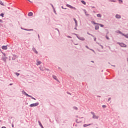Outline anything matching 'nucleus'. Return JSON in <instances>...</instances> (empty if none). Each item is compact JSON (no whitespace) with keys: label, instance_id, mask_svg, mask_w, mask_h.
<instances>
[{"label":"nucleus","instance_id":"nucleus-1","mask_svg":"<svg viewBox=\"0 0 128 128\" xmlns=\"http://www.w3.org/2000/svg\"><path fill=\"white\" fill-rule=\"evenodd\" d=\"M38 104H40V103H38V102H37L36 103H34V104H30V106L31 108H32L34 106H38Z\"/></svg>","mask_w":128,"mask_h":128},{"label":"nucleus","instance_id":"nucleus-2","mask_svg":"<svg viewBox=\"0 0 128 128\" xmlns=\"http://www.w3.org/2000/svg\"><path fill=\"white\" fill-rule=\"evenodd\" d=\"M90 113L92 114V118H96V120H98V116H96V114H94V112H91Z\"/></svg>","mask_w":128,"mask_h":128},{"label":"nucleus","instance_id":"nucleus-3","mask_svg":"<svg viewBox=\"0 0 128 128\" xmlns=\"http://www.w3.org/2000/svg\"><path fill=\"white\" fill-rule=\"evenodd\" d=\"M120 46H122V48H126V45L124 43H120Z\"/></svg>","mask_w":128,"mask_h":128},{"label":"nucleus","instance_id":"nucleus-4","mask_svg":"<svg viewBox=\"0 0 128 128\" xmlns=\"http://www.w3.org/2000/svg\"><path fill=\"white\" fill-rule=\"evenodd\" d=\"M66 6H68V8H74V10H76V8L73 7L72 6L68 4H66Z\"/></svg>","mask_w":128,"mask_h":128},{"label":"nucleus","instance_id":"nucleus-5","mask_svg":"<svg viewBox=\"0 0 128 128\" xmlns=\"http://www.w3.org/2000/svg\"><path fill=\"white\" fill-rule=\"evenodd\" d=\"M22 94H24L25 96H29L28 94L26 92H24V90L22 91Z\"/></svg>","mask_w":128,"mask_h":128},{"label":"nucleus","instance_id":"nucleus-6","mask_svg":"<svg viewBox=\"0 0 128 128\" xmlns=\"http://www.w3.org/2000/svg\"><path fill=\"white\" fill-rule=\"evenodd\" d=\"M2 50H8V46H2Z\"/></svg>","mask_w":128,"mask_h":128},{"label":"nucleus","instance_id":"nucleus-7","mask_svg":"<svg viewBox=\"0 0 128 128\" xmlns=\"http://www.w3.org/2000/svg\"><path fill=\"white\" fill-rule=\"evenodd\" d=\"M52 78L54 80H55L57 82H58V78H56V76L53 75Z\"/></svg>","mask_w":128,"mask_h":128},{"label":"nucleus","instance_id":"nucleus-8","mask_svg":"<svg viewBox=\"0 0 128 128\" xmlns=\"http://www.w3.org/2000/svg\"><path fill=\"white\" fill-rule=\"evenodd\" d=\"M39 68H40V70H42V72H44V70H45V68L42 67V66L40 67Z\"/></svg>","mask_w":128,"mask_h":128},{"label":"nucleus","instance_id":"nucleus-9","mask_svg":"<svg viewBox=\"0 0 128 128\" xmlns=\"http://www.w3.org/2000/svg\"><path fill=\"white\" fill-rule=\"evenodd\" d=\"M28 96L29 98H32V100H36V98L32 97V96L30 95H28Z\"/></svg>","mask_w":128,"mask_h":128},{"label":"nucleus","instance_id":"nucleus-10","mask_svg":"<svg viewBox=\"0 0 128 128\" xmlns=\"http://www.w3.org/2000/svg\"><path fill=\"white\" fill-rule=\"evenodd\" d=\"M32 14H32V12H29V13L28 14V16H32Z\"/></svg>","mask_w":128,"mask_h":128},{"label":"nucleus","instance_id":"nucleus-11","mask_svg":"<svg viewBox=\"0 0 128 128\" xmlns=\"http://www.w3.org/2000/svg\"><path fill=\"white\" fill-rule=\"evenodd\" d=\"M116 18H120L121 16H120V15H118V14H116Z\"/></svg>","mask_w":128,"mask_h":128},{"label":"nucleus","instance_id":"nucleus-12","mask_svg":"<svg viewBox=\"0 0 128 128\" xmlns=\"http://www.w3.org/2000/svg\"><path fill=\"white\" fill-rule=\"evenodd\" d=\"M38 122L40 126H41L42 128H44V126H42V123L40 121H38Z\"/></svg>","mask_w":128,"mask_h":128},{"label":"nucleus","instance_id":"nucleus-13","mask_svg":"<svg viewBox=\"0 0 128 128\" xmlns=\"http://www.w3.org/2000/svg\"><path fill=\"white\" fill-rule=\"evenodd\" d=\"M33 52H34L35 54H38V51L36 50V48H33Z\"/></svg>","mask_w":128,"mask_h":128},{"label":"nucleus","instance_id":"nucleus-14","mask_svg":"<svg viewBox=\"0 0 128 128\" xmlns=\"http://www.w3.org/2000/svg\"><path fill=\"white\" fill-rule=\"evenodd\" d=\"M90 124H84V128H86V126H90Z\"/></svg>","mask_w":128,"mask_h":128},{"label":"nucleus","instance_id":"nucleus-15","mask_svg":"<svg viewBox=\"0 0 128 128\" xmlns=\"http://www.w3.org/2000/svg\"><path fill=\"white\" fill-rule=\"evenodd\" d=\"M98 28H100V27L98 26H95V30H98Z\"/></svg>","mask_w":128,"mask_h":128},{"label":"nucleus","instance_id":"nucleus-16","mask_svg":"<svg viewBox=\"0 0 128 128\" xmlns=\"http://www.w3.org/2000/svg\"><path fill=\"white\" fill-rule=\"evenodd\" d=\"M74 20L75 22L76 26H78V22L76 21V18H74Z\"/></svg>","mask_w":128,"mask_h":128},{"label":"nucleus","instance_id":"nucleus-17","mask_svg":"<svg viewBox=\"0 0 128 128\" xmlns=\"http://www.w3.org/2000/svg\"><path fill=\"white\" fill-rule=\"evenodd\" d=\"M98 26H101V28H104V25L102 24H97Z\"/></svg>","mask_w":128,"mask_h":128},{"label":"nucleus","instance_id":"nucleus-18","mask_svg":"<svg viewBox=\"0 0 128 128\" xmlns=\"http://www.w3.org/2000/svg\"><path fill=\"white\" fill-rule=\"evenodd\" d=\"M97 16H98V18H102V15H101L100 14H97Z\"/></svg>","mask_w":128,"mask_h":128},{"label":"nucleus","instance_id":"nucleus-19","mask_svg":"<svg viewBox=\"0 0 128 128\" xmlns=\"http://www.w3.org/2000/svg\"><path fill=\"white\" fill-rule=\"evenodd\" d=\"M119 34H122V36H124L126 37V35H124V34H122V32L118 31Z\"/></svg>","mask_w":128,"mask_h":128},{"label":"nucleus","instance_id":"nucleus-20","mask_svg":"<svg viewBox=\"0 0 128 128\" xmlns=\"http://www.w3.org/2000/svg\"><path fill=\"white\" fill-rule=\"evenodd\" d=\"M37 62H38V64H42V62L38 61V60H37Z\"/></svg>","mask_w":128,"mask_h":128},{"label":"nucleus","instance_id":"nucleus-21","mask_svg":"<svg viewBox=\"0 0 128 128\" xmlns=\"http://www.w3.org/2000/svg\"><path fill=\"white\" fill-rule=\"evenodd\" d=\"M81 2H82V4H86V2L84 1V0H82Z\"/></svg>","mask_w":128,"mask_h":128},{"label":"nucleus","instance_id":"nucleus-22","mask_svg":"<svg viewBox=\"0 0 128 128\" xmlns=\"http://www.w3.org/2000/svg\"><path fill=\"white\" fill-rule=\"evenodd\" d=\"M73 108H74V110H78V107H76V106H74V107H73Z\"/></svg>","mask_w":128,"mask_h":128},{"label":"nucleus","instance_id":"nucleus-23","mask_svg":"<svg viewBox=\"0 0 128 128\" xmlns=\"http://www.w3.org/2000/svg\"><path fill=\"white\" fill-rule=\"evenodd\" d=\"M15 74H16L17 76H20V73L16 72Z\"/></svg>","mask_w":128,"mask_h":128},{"label":"nucleus","instance_id":"nucleus-24","mask_svg":"<svg viewBox=\"0 0 128 128\" xmlns=\"http://www.w3.org/2000/svg\"><path fill=\"white\" fill-rule=\"evenodd\" d=\"M92 24H98L94 22V21H92Z\"/></svg>","mask_w":128,"mask_h":128},{"label":"nucleus","instance_id":"nucleus-25","mask_svg":"<svg viewBox=\"0 0 128 128\" xmlns=\"http://www.w3.org/2000/svg\"><path fill=\"white\" fill-rule=\"evenodd\" d=\"M102 108H106V105H102Z\"/></svg>","mask_w":128,"mask_h":128},{"label":"nucleus","instance_id":"nucleus-26","mask_svg":"<svg viewBox=\"0 0 128 128\" xmlns=\"http://www.w3.org/2000/svg\"><path fill=\"white\" fill-rule=\"evenodd\" d=\"M0 4H1V6H4V4H2V2L0 1Z\"/></svg>","mask_w":128,"mask_h":128},{"label":"nucleus","instance_id":"nucleus-27","mask_svg":"<svg viewBox=\"0 0 128 128\" xmlns=\"http://www.w3.org/2000/svg\"><path fill=\"white\" fill-rule=\"evenodd\" d=\"M80 40H84V38H80Z\"/></svg>","mask_w":128,"mask_h":128},{"label":"nucleus","instance_id":"nucleus-28","mask_svg":"<svg viewBox=\"0 0 128 128\" xmlns=\"http://www.w3.org/2000/svg\"><path fill=\"white\" fill-rule=\"evenodd\" d=\"M0 16H2V18H4V14H1Z\"/></svg>","mask_w":128,"mask_h":128},{"label":"nucleus","instance_id":"nucleus-29","mask_svg":"<svg viewBox=\"0 0 128 128\" xmlns=\"http://www.w3.org/2000/svg\"><path fill=\"white\" fill-rule=\"evenodd\" d=\"M45 70H48V72H49V70H50V69H48V68H45Z\"/></svg>","mask_w":128,"mask_h":128},{"label":"nucleus","instance_id":"nucleus-30","mask_svg":"<svg viewBox=\"0 0 128 128\" xmlns=\"http://www.w3.org/2000/svg\"><path fill=\"white\" fill-rule=\"evenodd\" d=\"M111 99H112V98H108V101L110 102V100Z\"/></svg>","mask_w":128,"mask_h":128},{"label":"nucleus","instance_id":"nucleus-31","mask_svg":"<svg viewBox=\"0 0 128 128\" xmlns=\"http://www.w3.org/2000/svg\"><path fill=\"white\" fill-rule=\"evenodd\" d=\"M106 38H107V40H110V38H108V36H106Z\"/></svg>","mask_w":128,"mask_h":128},{"label":"nucleus","instance_id":"nucleus-32","mask_svg":"<svg viewBox=\"0 0 128 128\" xmlns=\"http://www.w3.org/2000/svg\"><path fill=\"white\" fill-rule=\"evenodd\" d=\"M3 60H6V58H2Z\"/></svg>","mask_w":128,"mask_h":128},{"label":"nucleus","instance_id":"nucleus-33","mask_svg":"<svg viewBox=\"0 0 128 128\" xmlns=\"http://www.w3.org/2000/svg\"><path fill=\"white\" fill-rule=\"evenodd\" d=\"M112 66H114V68H115L116 66L115 65H112Z\"/></svg>","mask_w":128,"mask_h":128},{"label":"nucleus","instance_id":"nucleus-34","mask_svg":"<svg viewBox=\"0 0 128 128\" xmlns=\"http://www.w3.org/2000/svg\"><path fill=\"white\" fill-rule=\"evenodd\" d=\"M2 128H6V126H2Z\"/></svg>","mask_w":128,"mask_h":128},{"label":"nucleus","instance_id":"nucleus-35","mask_svg":"<svg viewBox=\"0 0 128 128\" xmlns=\"http://www.w3.org/2000/svg\"><path fill=\"white\" fill-rule=\"evenodd\" d=\"M97 97L98 98H100V96H97Z\"/></svg>","mask_w":128,"mask_h":128},{"label":"nucleus","instance_id":"nucleus-36","mask_svg":"<svg viewBox=\"0 0 128 128\" xmlns=\"http://www.w3.org/2000/svg\"><path fill=\"white\" fill-rule=\"evenodd\" d=\"M12 128H14V124H12Z\"/></svg>","mask_w":128,"mask_h":128},{"label":"nucleus","instance_id":"nucleus-37","mask_svg":"<svg viewBox=\"0 0 128 128\" xmlns=\"http://www.w3.org/2000/svg\"><path fill=\"white\" fill-rule=\"evenodd\" d=\"M67 94H70V93H69L68 92H67Z\"/></svg>","mask_w":128,"mask_h":128},{"label":"nucleus","instance_id":"nucleus-38","mask_svg":"<svg viewBox=\"0 0 128 128\" xmlns=\"http://www.w3.org/2000/svg\"><path fill=\"white\" fill-rule=\"evenodd\" d=\"M59 70H62V68H58Z\"/></svg>","mask_w":128,"mask_h":128},{"label":"nucleus","instance_id":"nucleus-39","mask_svg":"<svg viewBox=\"0 0 128 128\" xmlns=\"http://www.w3.org/2000/svg\"><path fill=\"white\" fill-rule=\"evenodd\" d=\"M10 86H12V84H10Z\"/></svg>","mask_w":128,"mask_h":128},{"label":"nucleus","instance_id":"nucleus-40","mask_svg":"<svg viewBox=\"0 0 128 128\" xmlns=\"http://www.w3.org/2000/svg\"><path fill=\"white\" fill-rule=\"evenodd\" d=\"M28 0V2H30V0Z\"/></svg>","mask_w":128,"mask_h":128},{"label":"nucleus","instance_id":"nucleus-41","mask_svg":"<svg viewBox=\"0 0 128 128\" xmlns=\"http://www.w3.org/2000/svg\"><path fill=\"white\" fill-rule=\"evenodd\" d=\"M94 40L96 41V38H94Z\"/></svg>","mask_w":128,"mask_h":128},{"label":"nucleus","instance_id":"nucleus-42","mask_svg":"<svg viewBox=\"0 0 128 128\" xmlns=\"http://www.w3.org/2000/svg\"><path fill=\"white\" fill-rule=\"evenodd\" d=\"M86 16H88V14H86Z\"/></svg>","mask_w":128,"mask_h":128},{"label":"nucleus","instance_id":"nucleus-43","mask_svg":"<svg viewBox=\"0 0 128 128\" xmlns=\"http://www.w3.org/2000/svg\"><path fill=\"white\" fill-rule=\"evenodd\" d=\"M120 2H121V4L122 3V0H120Z\"/></svg>","mask_w":128,"mask_h":128},{"label":"nucleus","instance_id":"nucleus-44","mask_svg":"<svg viewBox=\"0 0 128 128\" xmlns=\"http://www.w3.org/2000/svg\"><path fill=\"white\" fill-rule=\"evenodd\" d=\"M86 48H88V46H86Z\"/></svg>","mask_w":128,"mask_h":128},{"label":"nucleus","instance_id":"nucleus-45","mask_svg":"<svg viewBox=\"0 0 128 128\" xmlns=\"http://www.w3.org/2000/svg\"><path fill=\"white\" fill-rule=\"evenodd\" d=\"M78 122V120H76V122Z\"/></svg>","mask_w":128,"mask_h":128},{"label":"nucleus","instance_id":"nucleus-46","mask_svg":"<svg viewBox=\"0 0 128 128\" xmlns=\"http://www.w3.org/2000/svg\"><path fill=\"white\" fill-rule=\"evenodd\" d=\"M102 46V48H104Z\"/></svg>","mask_w":128,"mask_h":128},{"label":"nucleus","instance_id":"nucleus-47","mask_svg":"<svg viewBox=\"0 0 128 128\" xmlns=\"http://www.w3.org/2000/svg\"><path fill=\"white\" fill-rule=\"evenodd\" d=\"M18 72H20V70H18Z\"/></svg>","mask_w":128,"mask_h":128},{"label":"nucleus","instance_id":"nucleus-48","mask_svg":"<svg viewBox=\"0 0 128 128\" xmlns=\"http://www.w3.org/2000/svg\"><path fill=\"white\" fill-rule=\"evenodd\" d=\"M0 122H2V120H0Z\"/></svg>","mask_w":128,"mask_h":128}]
</instances>
